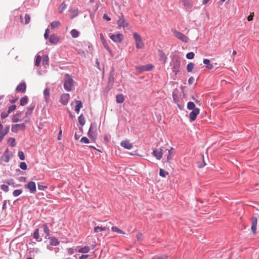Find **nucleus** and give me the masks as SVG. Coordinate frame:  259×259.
<instances>
[{
	"label": "nucleus",
	"mask_w": 259,
	"mask_h": 259,
	"mask_svg": "<svg viewBox=\"0 0 259 259\" xmlns=\"http://www.w3.org/2000/svg\"><path fill=\"white\" fill-rule=\"evenodd\" d=\"M30 20V17L29 15L26 14L25 15V24H27L29 23Z\"/></svg>",
	"instance_id": "obj_53"
},
{
	"label": "nucleus",
	"mask_w": 259,
	"mask_h": 259,
	"mask_svg": "<svg viewBox=\"0 0 259 259\" xmlns=\"http://www.w3.org/2000/svg\"><path fill=\"white\" fill-rule=\"evenodd\" d=\"M25 188L29 189L30 192L32 193L36 192L35 183L32 181L29 182L27 185L25 186Z\"/></svg>",
	"instance_id": "obj_16"
},
{
	"label": "nucleus",
	"mask_w": 259,
	"mask_h": 259,
	"mask_svg": "<svg viewBox=\"0 0 259 259\" xmlns=\"http://www.w3.org/2000/svg\"><path fill=\"white\" fill-rule=\"evenodd\" d=\"M117 24L118 25V28H120L121 27L125 28L128 26V23L126 22L125 20L122 16L121 17H119V19L117 21Z\"/></svg>",
	"instance_id": "obj_13"
},
{
	"label": "nucleus",
	"mask_w": 259,
	"mask_h": 259,
	"mask_svg": "<svg viewBox=\"0 0 259 259\" xmlns=\"http://www.w3.org/2000/svg\"><path fill=\"white\" fill-rule=\"evenodd\" d=\"M187 108L189 110H194V109H196L195 104L192 102H189L187 104Z\"/></svg>",
	"instance_id": "obj_36"
},
{
	"label": "nucleus",
	"mask_w": 259,
	"mask_h": 259,
	"mask_svg": "<svg viewBox=\"0 0 259 259\" xmlns=\"http://www.w3.org/2000/svg\"><path fill=\"white\" fill-rule=\"evenodd\" d=\"M194 81V78L193 77H191L189 78L188 83L189 84H191L193 83Z\"/></svg>",
	"instance_id": "obj_61"
},
{
	"label": "nucleus",
	"mask_w": 259,
	"mask_h": 259,
	"mask_svg": "<svg viewBox=\"0 0 259 259\" xmlns=\"http://www.w3.org/2000/svg\"><path fill=\"white\" fill-rule=\"evenodd\" d=\"M90 251V247L88 246H85L82 247H80L78 249L76 250V251L79 253H87Z\"/></svg>",
	"instance_id": "obj_21"
},
{
	"label": "nucleus",
	"mask_w": 259,
	"mask_h": 259,
	"mask_svg": "<svg viewBox=\"0 0 259 259\" xmlns=\"http://www.w3.org/2000/svg\"><path fill=\"white\" fill-rule=\"evenodd\" d=\"M203 63L207 65L206 68L208 69L211 70L213 68V65L210 63V60L207 59H205L203 61Z\"/></svg>",
	"instance_id": "obj_26"
},
{
	"label": "nucleus",
	"mask_w": 259,
	"mask_h": 259,
	"mask_svg": "<svg viewBox=\"0 0 259 259\" xmlns=\"http://www.w3.org/2000/svg\"><path fill=\"white\" fill-rule=\"evenodd\" d=\"M34 106H31L29 107H28L27 111H26V112L25 113V116H26L28 115H30L31 114L32 111L34 109Z\"/></svg>",
	"instance_id": "obj_41"
},
{
	"label": "nucleus",
	"mask_w": 259,
	"mask_h": 259,
	"mask_svg": "<svg viewBox=\"0 0 259 259\" xmlns=\"http://www.w3.org/2000/svg\"><path fill=\"white\" fill-rule=\"evenodd\" d=\"M168 172L167 171H166L165 170H164V169H161V168L160 169V170H159L160 176L165 178L167 175H168Z\"/></svg>",
	"instance_id": "obj_40"
},
{
	"label": "nucleus",
	"mask_w": 259,
	"mask_h": 259,
	"mask_svg": "<svg viewBox=\"0 0 259 259\" xmlns=\"http://www.w3.org/2000/svg\"><path fill=\"white\" fill-rule=\"evenodd\" d=\"M41 60V56H39V55H37L36 57L35 65L36 66H38L39 65V64H40Z\"/></svg>",
	"instance_id": "obj_42"
},
{
	"label": "nucleus",
	"mask_w": 259,
	"mask_h": 259,
	"mask_svg": "<svg viewBox=\"0 0 259 259\" xmlns=\"http://www.w3.org/2000/svg\"><path fill=\"white\" fill-rule=\"evenodd\" d=\"M50 244L52 246H57L59 244L58 240L54 237H49Z\"/></svg>",
	"instance_id": "obj_23"
},
{
	"label": "nucleus",
	"mask_w": 259,
	"mask_h": 259,
	"mask_svg": "<svg viewBox=\"0 0 259 259\" xmlns=\"http://www.w3.org/2000/svg\"><path fill=\"white\" fill-rule=\"evenodd\" d=\"M253 16H254L253 13H252V14H250V15L249 16H248L247 17V20L248 21H251L253 19Z\"/></svg>",
	"instance_id": "obj_62"
},
{
	"label": "nucleus",
	"mask_w": 259,
	"mask_h": 259,
	"mask_svg": "<svg viewBox=\"0 0 259 259\" xmlns=\"http://www.w3.org/2000/svg\"><path fill=\"white\" fill-rule=\"evenodd\" d=\"M49 41L52 44H57L59 40V37L56 35L53 34L49 38Z\"/></svg>",
	"instance_id": "obj_22"
},
{
	"label": "nucleus",
	"mask_w": 259,
	"mask_h": 259,
	"mask_svg": "<svg viewBox=\"0 0 259 259\" xmlns=\"http://www.w3.org/2000/svg\"><path fill=\"white\" fill-rule=\"evenodd\" d=\"M49 33H50L49 29H47L46 30V31H45V34H44V37H45V38L46 39L49 38Z\"/></svg>",
	"instance_id": "obj_59"
},
{
	"label": "nucleus",
	"mask_w": 259,
	"mask_h": 259,
	"mask_svg": "<svg viewBox=\"0 0 259 259\" xmlns=\"http://www.w3.org/2000/svg\"><path fill=\"white\" fill-rule=\"evenodd\" d=\"M49 62V57L47 55L43 56L42 57V63L43 64H47Z\"/></svg>",
	"instance_id": "obj_50"
},
{
	"label": "nucleus",
	"mask_w": 259,
	"mask_h": 259,
	"mask_svg": "<svg viewBox=\"0 0 259 259\" xmlns=\"http://www.w3.org/2000/svg\"><path fill=\"white\" fill-rule=\"evenodd\" d=\"M9 114V113L8 112V113H5V112L2 113L1 115V118L2 119H5L8 116Z\"/></svg>",
	"instance_id": "obj_60"
},
{
	"label": "nucleus",
	"mask_w": 259,
	"mask_h": 259,
	"mask_svg": "<svg viewBox=\"0 0 259 259\" xmlns=\"http://www.w3.org/2000/svg\"><path fill=\"white\" fill-rule=\"evenodd\" d=\"M18 155L19 158L21 160H24L25 159V155H24V153L22 151H19L18 153Z\"/></svg>",
	"instance_id": "obj_48"
},
{
	"label": "nucleus",
	"mask_w": 259,
	"mask_h": 259,
	"mask_svg": "<svg viewBox=\"0 0 259 259\" xmlns=\"http://www.w3.org/2000/svg\"><path fill=\"white\" fill-rule=\"evenodd\" d=\"M8 142L12 147H14L16 146V144L15 142V139L14 138H10L8 139Z\"/></svg>",
	"instance_id": "obj_35"
},
{
	"label": "nucleus",
	"mask_w": 259,
	"mask_h": 259,
	"mask_svg": "<svg viewBox=\"0 0 259 259\" xmlns=\"http://www.w3.org/2000/svg\"><path fill=\"white\" fill-rule=\"evenodd\" d=\"M200 113V110L199 108L194 109L189 114V118L191 121H194L197 115Z\"/></svg>",
	"instance_id": "obj_9"
},
{
	"label": "nucleus",
	"mask_w": 259,
	"mask_h": 259,
	"mask_svg": "<svg viewBox=\"0 0 259 259\" xmlns=\"http://www.w3.org/2000/svg\"><path fill=\"white\" fill-rule=\"evenodd\" d=\"M10 159V155L9 150L7 149L1 157V160L5 162H8Z\"/></svg>",
	"instance_id": "obj_18"
},
{
	"label": "nucleus",
	"mask_w": 259,
	"mask_h": 259,
	"mask_svg": "<svg viewBox=\"0 0 259 259\" xmlns=\"http://www.w3.org/2000/svg\"><path fill=\"white\" fill-rule=\"evenodd\" d=\"M159 56L160 57V60L162 61L164 63H166L167 60V57L165 53L161 51H159Z\"/></svg>",
	"instance_id": "obj_25"
},
{
	"label": "nucleus",
	"mask_w": 259,
	"mask_h": 259,
	"mask_svg": "<svg viewBox=\"0 0 259 259\" xmlns=\"http://www.w3.org/2000/svg\"><path fill=\"white\" fill-rule=\"evenodd\" d=\"M28 102V98L27 96H25L20 99V105L24 106L26 105Z\"/></svg>",
	"instance_id": "obj_34"
},
{
	"label": "nucleus",
	"mask_w": 259,
	"mask_h": 259,
	"mask_svg": "<svg viewBox=\"0 0 259 259\" xmlns=\"http://www.w3.org/2000/svg\"><path fill=\"white\" fill-rule=\"evenodd\" d=\"M136 48L138 49H141L144 47V43L143 42L141 36L137 32L133 33Z\"/></svg>",
	"instance_id": "obj_3"
},
{
	"label": "nucleus",
	"mask_w": 259,
	"mask_h": 259,
	"mask_svg": "<svg viewBox=\"0 0 259 259\" xmlns=\"http://www.w3.org/2000/svg\"><path fill=\"white\" fill-rule=\"evenodd\" d=\"M257 219L256 217H252L251 219V229L253 234H256Z\"/></svg>",
	"instance_id": "obj_15"
},
{
	"label": "nucleus",
	"mask_w": 259,
	"mask_h": 259,
	"mask_svg": "<svg viewBox=\"0 0 259 259\" xmlns=\"http://www.w3.org/2000/svg\"><path fill=\"white\" fill-rule=\"evenodd\" d=\"M42 227L44 232L46 234L47 236H49L50 235V229L48 226L45 224L43 225Z\"/></svg>",
	"instance_id": "obj_39"
},
{
	"label": "nucleus",
	"mask_w": 259,
	"mask_h": 259,
	"mask_svg": "<svg viewBox=\"0 0 259 259\" xmlns=\"http://www.w3.org/2000/svg\"><path fill=\"white\" fill-rule=\"evenodd\" d=\"M136 238L137 241L140 242L143 240L144 236L142 233H138L136 235Z\"/></svg>",
	"instance_id": "obj_43"
},
{
	"label": "nucleus",
	"mask_w": 259,
	"mask_h": 259,
	"mask_svg": "<svg viewBox=\"0 0 259 259\" xmlns=\"http://www.w3.org/2000/svg\"><path fill=\"white\" fill-rule=\"evenodd\" d=\"M16 105H11V106L9 107L8 112L10 114L11 112L14 111L16 109Z\"/></svg>",
	"instance_id": "obj_56"
},
{
	"label": "nucleus",
	"mask_w": 259,
	"mask_h": 259,
	"mask_svg": "<svg viewBox=\"0 0 259 259\" xmlns=\"http://www.w3.org/2000/svg\"><path fill=\"white\" fill-rule=\"evenodd\" d=\"M74 81L72 77L68 74L65 75L64 77V88L67 91H71Z\"/></svg>",
	"instance_id": "obj_1"
},
{
	"label": "nucleus",
	"mask_w": 259,
	"mask_h": 259,
	"mask_svg": "<svg viewBox=\"0 0 259 259\" xmlns=\"http://www.w3.org/2000/svg\"><path fill=\"white\" fill-rule=\"evenodd\" d=\"M25 125L24 123L16 124L12 125L11 131L13 133H17L19 130H24Z\"/></svg>",
	"instance_id": "obj_10"
},
{
	"label": "nucleus",
	"mask_w": 259,
	"mask_h": 259,
	"mask_svg": "<svg viewBox=\"0 0 259 259\" xmlns=\"http://www.w3.org/2000/svg\"><path fill=\"white\" fill-rule=\"evenodd\" d=\"M152 155L157 159L160 160L162 158L163 155L162 149L161 148L154 149L153 151Z\"/></svg>",
	"instance_id": "obj_12"
},
{
	"label": "nucleus",
	"mask_w": 259,
	"mask_h": 259,
	"mask_svg": "<svg viewBox=\"0 0 259 259\" xmlns=\"http://www.w3.org/2000/svg\"><path fill=\"white\" fill-rule=\"evenodd\" d=\"M194 67V64L192 63H189L187 66V70L188 72H191Z\"/></svg>",
	"instance_id": "obj_38"
},
{
	"label": "nucleus",
	"mask_w": 259,
	"mask_h": 259,
	"mask_svg": "<svg viewBox=\"0 0 259 259\" xmlns=\"http://www.w3.org/2000/svg\"><path fill=\"white\" fill-rule=\"evenodd\" d=\"M1 189L5 192H7L9 191V187L6 185H2L1 186Z\"/></svg>",
	"instance_id": "obj_57"
},
{
	"label": "nucleus",
	"mask_w": 259,
	"mask_h": 259,
	"mask_svg": "<svg viewBox=\"0 0 259 259\" xmlns=\"http://www.w3.org/2000/svg\"><path fill=\"white\" fill-rule=\"evenodd\" d=\"M20 167L23 170H26L27 169V164L24 162H22L20 163Z\"/></svg>",
	"instance_id": "obj_55"
},
{
	"label": "nucleus",
	"mask_w": 259,
	"mask_h": 259,
	"mask_svg": "<svg viewBox=\"0 0 259 259\" xmlns=\"http://www.w3.org/2000/svg\"><path fill=\"white\" fill-rule=\"evenodd\" d=\"M88 135L93 142H95L97 139V134L96 131H94L93 126L92 125H91L90 126V128L88 133Z\"/></svg>",
	"instance_id": "obj_11"
},
{
	"label": "nucleus",
	"mask_w": 259,
	"mask_h": 259,
	"mask_svg": "<svg viewBox=\"0 0 259 259\" xmlns=\"http://www.w3.org/2000/svg\"><path fill=\"white\" fill-rule=\"evenodd\" d=\"M78 122L81 126H83L85 124V119L82 115H80L79 116Z\"/></svg>",
	"instance_id": "obj_37"
},
{
	"label": "nucleus",
	"mask_w": 259,
	"mask_h": 259,
	"mask_svg": "<svg viewBox=\"0 0 259 259\" xmlns=\"http://www.w3.org/2000/svg\"><path fill=\"white\" fill-rule=\"evenodd\" d=\"M114 67H112L111 68V70L109 72V75L108 77V84L107 87L105 88V91L106 92L109 91L112 88L114 82Z\"/></svg>",
	"instance_id": "obj_2"
},
{
	"label": "nucleus",
	"mask_w": 259,
	"mask_h": 259,
	"mask_svg": "<svg viewBox=\"0 0 259 259\" xmlns=\"http://www.w3.org/2000/svg\"><path fill=\"white\" fill-rule=\"evenodd\" d=\"M21 121V120L20 119H19V117H18V115H14V116L12 119V121L13 122H18Z\"/></svg>",
	"instance_id": "obj_46"
},
{
	"label": "nucleus",
	"mask_w": 259,
	"mask_h": 259,
	"mask_svg": "<svg viewBox=\"0 0 259 259\" xmlns=\"http://www.w3.org/2000/svg\"><path fill=\"white\" fill-rule=\"evenodd\" d=\"M154 66L151 64H148L143 66H138L136 67V70L139 72L148 71L152 70Z\"/></svg>",
	"instance_id": "obj_7"
},
{
	"label": "nucleus",
	"mask_w": 259,
	"mask_h": 259,
	"mask_svg": "<svg viewBox=\"0 0 259 259\" xmlns=\"http://www.w3.org/2000/svg\"><path fill=\"white\" fill-rule=\"evenodd\" d=\"M22 190H19V189H18V190H15V191H14V192H13V195L14 196H18L19 195H20L21 193H22Z\"/></svg>",
	"instance_id": "obj_49"
},
{
	"label": "nucleus",
	"mask_w": 259,
	"mask_h": 259,
	"mask_svg": "<svg viewBox=\"0 0 259 259\" xmlns=\"http://www.w3.org/2000/svg\"><path fill=\"white\" fill-rule=\"evenodd\" d=\"M172 71L176 75L179 72L180 67V59L178 57H176L172 60Z\"/></svg>",
	"instance_id": "obj_5"
},
{
	"label": "nucleus",
	"mask_w": 259,
	"mask_h": 259,
	"mask_svg": "<svg viewBox=\"0 0 259 259\" xmlns=\"http://www.w3.org/2000/svg\"><path fill=\"white\" fill-rule=\"evenodd\" d=\"M76 105L75 107V110L77 112H79L80 108L82 107V103L81 101H76Z\"/></svg>",
	"instance_id": "obj_32"
},
{
	"label": "nucleus",
	"mask_w": 259,
	"mask_h": 259,
	"mask_svg": "<svg viewBox=\"0 0 259 259\" xmlns=\"http://www.w3.org/2000/svg\"><path fill=\"white\" fill-rule=\"evenodd\" d=\"M111 230L114 232L117 233V234H123V235L125 234V233L122 230L119 229L116 226H112L111 227Z\"/></svg>",
	"instance_id": "obj_28"
},
{
	"label": "nucleus",
	"mask_w": 259,
	"mask_h": 259,
	"mask_svg": "<svg viewBox=\"0 0 259 259\" xmlns=\"http://www.w3.org/2000/svg\"><path fill=\"white\" fill-rule=\"evenodd\" d=\"M47 188V186H44V185H41L39 184H38V188L39 190H45L46 188Z\"/></svg>",
	"instance_id": "obj_58"
},
{
	"label": "nucleus",
	"mask_w": 259,
	"mask_h": 259,
	"mask_svg": "<svg viewBox=\"0 0 259 259\" xmlns=\"http://www.w3.org/2000/svg\"><path fill=\"white\" fill-rule=\"evenodd\" d=\"M33 237V238L35 239L37 241H41L42 238L39 236V229L38 228L35 229V230L34 231Z\"/></svg>",
	"instance_id": "obj_24"
},
{
	"label": "nucleus",
	"mask_w": 259,
	"mask_h": 259,
	"mask_svg": "<svg viewBox=\"0 0 259 259\" xmlns=\"http://www.w3.org/2000/svg\"><path fill=\"white\" fill-rule=\"evenodd\" d=\"M183 5L187 10H189L192 7V0H183Z\"/></svg>",
	"instance_id": "obj_20"
},
{
	"label": "nucleus",
	"mask_w": 259,
	"mask_h": 259,
	"mask_svg": "<svg viewBox=\"0 0 259 259\" xmlns=\"http://www.w3.org/2000/svg\"><path fill=\"white\" fill-rule=\"evenodd\" d=\"M124 98L122 94H118L116 96V102L117 103H122L124 102Z\"/></svg>",
	"instance_id": "obj_27"
},
{
	"label": "nucleus",
	"mask_w": 259,
	"mask_h": 259,
	"mask_svg": "<svg viewBox=\"0 0 259 259\" xmlns=\"http://www.w3.org/2000/svg\"><path fill=\"white\" fill-rule=\"evenodd\" d=\"M103 18L104 19L106 20L107 21L111 20V18L109 17H108L106 14H104Z\"/></svg>",
	"instance_id": "obj_63"
},
{
	"label": "nucleus",
	"mask_w": 259,
	"mask_h": 259,
	"mask_svg": "<svg viewBox=\"0 0 259 259\" xmlns=\"http://www.w3.org/2000/svg\"><path fill=\"white\" fill-rule=\"evenodd\" d=\"M106 230V228L105 227L97 226V227H94L95 233H99L100 232L104 231Z\"/></svg>",
	"instance_id": "obj_29"
},
{
	"label": "nucleus",
	"mask_w": 259,
	"mask_h": 259,
	"mask_svg": "<svg viewBox=\"0 0 259 259\" xmlns=\"http://www.w3.org/2000/svg\"><path fill=\"white\" fill-rule=\"evenodd\" d=\"M10 126L7 125L5 127L0 122V142H1L5 136L9 133Z\"/></svg>",
	"instance_id": "obj_6"
},
{
	"label": "nucleus",
	"mask_w": 259,
	"mask_h": 259,
	"mask_svg": "<svg viewBox=\"0 0 259 259\" xmlns=\"http://www.w3.org/2000/svg\"><path fill=\"white\" fill-rule=\"evenodd\" d=\"M102 44L104 47V48L109 52L110 53L111 52V50L110 49V47L107 43V42L106 41V40H105L104 41H103L102 42Z\"/></svg>",
	"instance_id": "obj_47"
},
{
	"label": "nucleus",
	"mask_w": 259,
	"mask_h": 259,
	"mask_svg": "<svg viewBox=\"0 0 259 259\" xmlns=\"http://www.w3.org/2000/svg\"><path fill=\"white\" fill-rule=\"evenodd\" d=\"M70 99V96L68 94H63L61 96L60 102L64 105H66Z\"/></svg>",
	"instance_id": "obj_14"
},
{
	"label": "nucleus",
	"mask_w": 259,
	"mask_h": 259,
	"mask_svg": "<svg viewBox=\"0 0 259 259\" xmlns=\"http://www.w3.org/2000/svg\"><path fill=\"white\" fill-rule=\"evenodd\" d=\"M80 142L82 143L88 144L89 143V140L88 138L83 137L80 139Z\"/></svg>",
	"instance_id": "obj_54"
},
{
	"label": "nucleus",
	"mask_w": 259,
	"mask_h": 259,
	"mask_svg": "<svg viewBox=\"0 0 259 259\" xmlns=\"http://www.w3.org/2000/svg\"><path fill=\"white\" fill-rule=\"evenodd\" d=\"M44 94L45 95L46 99H48L50 96V90L48 88H46L44 91Z\"/></svg>",
	"instance_id": "obj_44"
},
{
	"label": "nucleus",
	"mask_w": 259,
	"mask_h": 259,
	"mask_svg": "<svg viewBox=\"0 0 259 259\" xmlns=\"http://www.w3.org/2000/svg\"><path fill=\"white\" fill-rule=\"evenodd\" d=\"M110 38L115 42L120 43L123 39V35L121 33L112 34L110 35Z\"/></svg>",
	"instance_id": "obj_8"
},
{
	"label": "nucleus",
	"mask_w": 259,
	"mask_h": 259,
	"mask_svg": "<svg viewBox=\"0 0 259 259\" xmlns=\"http://www.w3.org/2000/svg\"><path fill=\"white\" fill-rule=\"evenodd\" d=\"M194 53L193 52H189L186 55V57L188 59H192L194 57Z\"/></svg>",
	"instance_id": "obj_52"
},
{
	"label": "nucleus",
	"mask_w": 259,
	"mask_h": 259,
	"mask_svg": "<svg viewBox=\"0 0 259 259\" xmlns=\"http://www.w3.org/2000/svg\"><path fill=\"white\" fill-rule=\"evenodd\" d=\"M172 32L174 34V35L177 37L178 39L181 40L183 42H187L188 41L189 38L187 36L185 35L184 34L181 33V32L176 30L174 29L172 30Z\"/></svg>",
	"instance_id": "obj_4"
},
{
	"label": "nucleus",
	"mask_w": 259,
	"mask_h": 259,
	"mask_svg": "<svg viewBox=\"0 0 259 259\" xmlns=\"http://www.w3.org/2000/svg\"><path fill=\"white\" fill-rule=\"evenodd\" d=\"M71 35L72 37L76 38L79 36V32L76 29H72L70 32Z\"/></svg>",
	"instance_id": "obj_33"
},
{
	"label": "nucleus",
	"mask_w": 259,
	"mask_h": 259,
	"mask_svg": "<svg viewBox=\"0 0 259 259\" xmlns=\"http://www.w3.org/2000/svg\"><path fill=\"white\" fill-rule=\"evenodd\" d=\"M67 8V5L64 3H62L58 9V12L62 13Z\"/></svg>",
	"instance_id": "obj_31"
},
{
	"label": "nucleus",
	"mask_w": 259,
	"mask_h": 259,
	"mask_svg": "<svg viewBox=\"0 0 259 259\" xmlns=\"http://www.w3.org/2000/svg\"><path fill=\"white\" fill-rule=\"evenodd\" d=\"M70 12L73 14V15L71 16V18H73L75 16H77L78 14L77 10H71Z\"/></svg>",
	"instance_id": "obj_51"
},
{
	"label": "nucleus",
	"mask_w": 259,
	"mask_h": 259,
	"mask_svg": "<svg viewBox=\"0 0 259 259\" xmlns=\"http://www.w3.org/2000/svg\"><path fill=\"white\" fill-rule=\"evenodd\" d=\"M173 150H174V148H171L169 150H168V155H167V161L168 162L171 159V154L173 152Z\"/></svg>",
	"instance_id": "obj_45"
},
{
	"label": "nucleus",
	"mask_w": 259,
	"mask_h": 259,
	"mask_svg": "<svg viewBox=\"0 0 259 259\" xmlns=\"http://www.w3.org/2000/svg\"><path fill=\"white\" fill-rule=\"evenodd\" d=\"M26 84L25 82H21L16 88V91L18 92L24 93L26 91Z\"/></svg>",
	"instance_id": "obj_19"
},
{
	"label": "nucleus",
	"mask_w": 259,
	"mask_h": 259,
	"mask_svg": "<svg viewBox=\"0 0 259 259\" xmlns=\"http://www.w3.org/2000/svg\"><path fill=\"white\" fill-rule=\"evenodd\" d=\"M68 252L69 254H72L74 252V250L72 248H69L68 249Z\"/></svg>",
	"instance_id": "obj_64"
},
{
	"label": "nucleus",
	"mask_w": 259,
	"mask_h": 259,
	"mask_svg": "<svg viewBox=\"0 0 259 259\" xmlns=\"http://www.w3.org/2000/svg\"><path fill=\"white\" fill-rule=\"evenodd\" d=\"M60 25V23L58 21H55L51 23V27L53 29L57 28Z\"/></svg>",
	"instance_id": "obj_30"
},
{
	"label": "nucleus",
	"mask_w": 259,
	"mask_h": 259,
	"mask_svg": "<svg viewBox=\"0 0 259 259\" xmlns=\"http://www.w3.org/2000/svg\"><path fill=\"white\" fill-rule=\"evenodd\" d=\"M121 147L125 149L130 150L133 148V146L132 143L130 142L128 140H124L120 143Z\"/></svg>",
	"instance_id": "obj_17"
}]
</instances>
